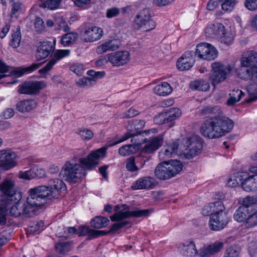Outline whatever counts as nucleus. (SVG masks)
Listing matches in <instances>:
<instances>
[{
	"label": "nucleus",
	"mask_w": 257,
	"mask_h": 257,
	"mask_svg": "<svg viewBox=\"0 0 257 257\" xmlns=\"http://www.w3.org/2000/svg\"><path fill=\"white\" fill-rule=\"evenodd\" d=\"M185 150L183 153V157L190 159L200 153L202 149V139L197 135H192L184 141Z\"/></svg>",
	"instance_id": "obj_7"
},
{
	"label": "nucleus",
	"mask_w": 257,
	"mask_h": 257,
	"mask_svg": "<svg viewBox=\"0 0 257 257\" xmlns=\"http://www.w3.org/2000/svg\"><path fill=\"white\" fill-rule=\"evenodd\" d=\"M195 55L200 59L211 61L217 58L218 51L213 45L207 43H202L197 45Z\"/></svg>",
	"instance_id": "obj_8"
},
{
	"label": "nucleus",
	"mask_w": 257,
	"mask_h": 257,
	"mask_svg": "<svg viewBox=\"0 0 257 257\" xmlns=\"http://www.w3.org/2000/svg\"><path fill=\"white\" fill-rule=\"evenodd\" d=\"M150 211L148 209L139 210L136 209L133 211H119L110 217L112 221H118L130 217H141L148 216Z\"/></svg>",
	"instance_id": "obj_11"
},
{
	"label": "nucleus",
	"mask_w": 257,
	"mask_h": 257,
	"mask_svg": "<svg viewBox=\"0 0 257 257\" xmlns=\"http://www.w3.org/2000/svg\"><path fill=\"white\" fill-rule=\"evenodd\" d=\"M257 202V197L247 196L242 201V205L247 208L249 211H253V208Z\"/></svg>",
	"instance_id": "obj_44"
},
{
	"label": "nucleus",
	"mask_w": 257,
	"mask_h": 257,
	"mask_svg": "<svg viewBox=\"0 0 257 257\" xmlns=\"http://www.w3.org/2000/svg\"><path fill=\"white\" fill-rule=\"evenodd\" d=\"M44 222L42 220H41L30 226V230L35 234H39L44 229Z\"/></svg>",
	"instance_id": "obj_59"
},
{
	"label": "nucleus",
	"mask_w": 257,
	"mask_h": 257,
	"mask_svg": "<svg viewBox=\"0 0 257 257\" xmlns=\"http://www.w3.org/2000/svg\"><path fill=\"white\" fill-rule=\"evenodd\" d=\"M106 149L102 148L90 153L87 158L79 159V164L66 163L62 169L60 175L70 182H76L86 175L85 170H93L99 164V159L105 156Z\"/></svg>",
	"instance_id": "obj_3"
},
{
	"label": "nucleus",
	"mask_w": 257,
	"mask_h": 257,
	"mask_svg": "<svg viewBox=\"0 0 257 257\" xmlns=\"http://www.w3.org/2000/svg\"><path fill=\"white\" fill-rule=\"evenodd\" d=\"M21 200V199H14L13 201L15 202V204L10 208V214L15 217L22 216L25 218L33 217L31 213H29V210L25 203V201ZM10 202H13V201H10Z\"/></svg>",
	"instance_id": "obj_12"
},
{
	"label": "nucleus",
	"mask_w": 257,
	"mask_h": 257,
	"mask_svg": "<svg viewBox=\"0 0 257 257\" xmlns=\"http://www.w3.org/2000/svg\"><path fill=\"white\" fill-rule=\"evenodd\" d=\"M61 0H46L40 5L42 8H47L51 10L58 9L61 4Z\"/></svg>",
	"instance_id": "obj_43"
},
{
	"label": "nucleus",
	"mask_w": 257,
	"mask_h": 257,
	"mask_svg": "<svg viewBox=\"0 0 257 257\" xmlns=\"http://www.w3.org/2000/svg\"><path fill=\"white\" fill-rule=\"evenodd\" d=\"M128 224V221H120L117 223H114L111 227L109 232H114L120 228L126 226ZM107 233L108 232H107Z\"/></svg>",
	"instance_id": "obj_62"
},
{
	"label": "nucleus",
	"mask_w": 257,
	"mask_h": 257,
	"mask_svg": "<svg viewBox=\"0 0 257 257\" xmlns=\"http://www.w3.org/2000/svg\"><path fill=\"white\" fill-rule=\"evenodd\" d=\"M218 38L220 42L227 45H230L234 39V35L231 31H226L224 26L221 23L218 24Z\"/></svg>",
	"instance_id": "obj_25"
},
{
	"label": "nucleus",
	"mask_w": 257,
	"mask_h": 257,
	"mask_svg": "<svg viewBox=\"0 0 257 257\" xmlns=\"http://www.w3.org/2000/svg\"><path fill=\"white\" fill-rule=\"evenodd\" d=\"M182 163L177 160L165 161L159 164L155 169V174L160 180H167L175 176L182 169Z\"/></svg>",
	"instance_id": "obj_4"
},
{
	"label": "nucleus",
	"mask_w": 257,
	"mask_h": 257,
	"mask_svg": "<svg viewBox=\"0 0 257 257\" xmlns=\"http://www.w3.org/2000/svg\"><path fill=\"white\" fill-rule=\"evenodd\" d=\"M78 134L84 140H89L93 138L94 135L92 131L88 128H80L79 130Z\"/></svg>",
	"instance_id": "obj_53"
},
{
	"label": "nucleus",
	"mask_w": 257,
	"mask_h": 257,
	"mask_svg": "<svg viewBox=\"0 0 257 257\" xmlns=\"http://www.w3.org/2000/svg\"><path fill=\"white\" fill-rule=\"evenodd\" d=\"M255 63H257V53L255 51L250 50L243 53L240 60L242 67H249Z\"/></svg>",
	"instance_id": "obj_26"
},
{
	"label": "nucleus",
	"mask_w": 257,
	"mask_h": 257,
	"mask_svg": "<svg viewBox=\"0 0 257 257\" xmlns=\"http://www.w3.org/2000/svg\"><path fill=\"white\" fill-rule=\"evenodd\" d=\"M179 145L176 142L169 143L164 147V150H162L159 153V157L160 159L166 160L170 158L174 157L177 155Z\"/></svg>",
	"instance_id": "obj_23"
},
{
	"label": "nucleus",
	"mask_w": 257,
	"mask_h": 257,
	"mask_svg": "<svg viewBox=\"0 0 257 257\" xmlns=\"http://www.w3.org/2000/svg\"><path fill=\"white\" fill-rule=\"evenodd\" d=\"M229 95L230 97L227 100L226 104L228 106H232L240 100L244 95V93L239 89H234L229 93Z\"/></svg>",
	"instance_id": "obj_36"
},
{
	"label": "nucleus",
	"mask_w": 257,
	"mask_h": 257,
	"mask_svg": "<svg viewBox=\"0 0 257 257\" xmlns=\"http://www.w3.org/2000/svg\"><path fill=\"white\" fill-rule=\"evenodd\" d=\"M109 220L105 217L101 216H95L90 221L92 227L96 228H102L107 226Z\"/></svg>",
	"instance_id": "obj_34"
},
{
	"label": "nucleus",
	"mask_w": 257,
	"mask_h": 257,
	"mask_svg": "<svg viewBox=\"0 0 257 257\" xmlns=\"http://www.w3.org/2000/svg\"><path fill=\"white\" fill-rule=\"evenodd\" d=\"M37 103L34 99L21 100L16 104V109L21 112H29L37 107Z\"/></svg>",
	"instance_id": "obj_27"
},
{
	"label": "nucleus",
	"mask_w": 257,
	"mask_h": 257,
	"mask_svg": "<svg viewBox=\"0 0 257 257\" xmlns=\"http://www.w3.org/2000/svg\"><path fill=\"white\" fill-rule=\"evenodd\" d=\"M211 208L213 213L219 214L225 211V207L221 201L219 200L216 202L210 203Z\"/></svg>",
	"instance_id": "obj_47"
},
{
	"label": "nucleus",
	"mask_w": 257,
	"mask_h": 257,
	"mask_svg": "<svg viewBox=\"0 0 257 257\" xmlns=\"http://www.w3.org/2000/svg\"><path fill=\"white\" fill-rule=\"evenodd\" d=\"M190 87L192 90L206 91L209 89V83L204 80H196L191 81Z\"/></svg>",
	"instance_id": "obj_33"
},
{
	"label": "nucleus",
	"mask_w": 257,
	"mask_h": 257,
	"mask_svg": "<svg viewBox=\"0 0 257 257\" xmlns=\"http://www.w3.org/2000/svg\"><path fill=\"white\" fill-rule=\"evenodd\" d=\"M218 24L216 26L213 25L208 27L205 29V34L208 37H213L216 36L218 37Z\"/></svg>",
	"instance_id": "obj_58"
},
{
	"label": "nucleus",
	"mask_w": 257,
	"mask_h": 257,
	"mask_svg": "<svg viewBox=\"0 0 257 257\" xmlns=\"http://www.w3.org/2000/svg\"><path fill=\"white\" fill-rule=\"evenodd\" d=\"M248 252L250 257H257V243L253 242L248 247Z\"/></svg>",
	"instance_id": "obj_64"
},
{
	"label": "nucleus",
	"mask_w": 257,
	"mask_h": 257,
	"mask_svg": "<svg viewBox=\"0 0 257 257\" xmlns=\"http://www.w3.org/2000/svg\"><path fill=\"white\" fill-rule=\"evenodd\" d=\"M155 179L150 176L141 177L134 182L132 186L134 190L151 189L155 185Z\"/></svg>",
	"instance_id": "obj_19"
},
{
	"label": "nucleus",
	"mask_w": 257,
	"mask_h": 257,
	"mask_svg": "<svg viewBox=\"0 0 257 257\" xmlns=\"http://www.w3.org/2000/svg\"><path fill=\"white\" fill-rule=\"evenodd\" d=\"M120 13V10L117 7H111L106 11V17L111 19L117 17Z\"/></svg>",
	"instance_id": "obj_57"
},
{
	"label": "nucleus",
	"mask_w": 257,
	"mask_h": 257,
	"mask_svg": "<svg viewBox=\"0 0 257 257\" xmlns=\"http://www.w3.org/2000/svg\"><path fill=\"white\" fill-rule=\"evenodd\" d=\"M223 247V243L219 242L207 247L202 248L199 250L198 253L201 257L208 256L219 251Z\"/></svg>",
	"instance_id": "obj_28"
},
{
	"label": "nucleus",
	"mask_w": 257,
	"mask_h": 257,
	"mask_svg": "<svg viewBox=\"0 0 257 257\" xmlns=\"http://www.w3.org/2000/svg\"><path fill=\"white\" fill-rule=\"evenodd\" d=\"M84 67L82 64H75L71 66L70 70L78 76L82 75L84 71Z\"/></svg>",
	"instance_id": "obj_60"
},
{
	"label": "nucleus",
	"mask_w": 257,
	"mask_h": 257,
	"mask_svg": "<svg viewBox=\"0 0 257 257\" xmlns=\"http://www.w3.org/2000/svg\"><path fill=\"white\" fill-rule=\"evenodd\" d=\"M145 154H143L142 151H141L140 155L137 156L135 158L136 163L140 164L138 166L139 169L142 168L145 166L146 163L149 161L151 158L150 156H145Z\"/></svg>",
	"instance_id": "obj_52"
},
{
	"label": "nucleus",
	"mask_w": 257,
	"mask_h": 257,
	"mask_svg": "<svg viewBox=\"0 0 257 257\" xmlns=\"http://www.w3.org/2000/svg\"><path fill=\"white\" fill-rule=\"evenodd\" d=\"M193 54V52L187 51L178 59L177 62L178 69L181 71L188 70L193 66L195 62Z\"/></svg>",
	"instance_id": "obj_17"
},
{
	"label": "nucleus",
	"mask_w": 257,
	"mask_h": 257,
	"mask_svg": "<svg viewBox=\"0 0 257 257\" xmlns=\"http://www.w3.org/2000/svg\"><path fill=\"white\" fill-rule=\"evenodd\" d=\"M246 90L249 96V98L246 100L247 103L254 101L257 99V83L248 85Z\"/></svg>",
	"instance_id": "obj_40"
},
{
	"label": "nucleus",
	"mask_w": 257,
	"mask_h": 257,
	"mask_svg": "<svg viewBox=\"0 0 257 257\" xmlns=\"http://www.w3.org/2000/svg\"><path fill=\"white\" fill-rule=\"evenodd\" d=\"M142 133L139 132L137 134H135L133 135L130 138H131V142L134 145H141L143 143L147 142V138H143V136L142 135Z\"/></svg>",
	"instance_id": "obj_48"
},
{
	"label": "nucleus",
	"mask_w": 257,
	"mask_h": 257,
	"mask_svg": "<svg viewBox=\"0 0 257 257\" xmlns=\"http://www.w3.org/2000/svg\"><path fill=\"white\" fill-rule=\"evenodd\" d=\"M182 253L184 255L192 256L198 253L193 241H186L182 245L181 249Z\"/></svg>",
	"instance_id": "obj_32"
},
{
	"label": "nucleus",
	"mask_w": 257,
	"mask_h": 257,
	"mask_svg": "<svg viewBox=\"0 0 257 257\" xmlns=\"http://www.w3.org/2000/svg\"><path fill=\"white\" fill-rule=\"evenodd\" d=\"M246 228H251L257 225V211H251L244 223Z\"/></svg>",
	"instance_id": "obj_41"
},
{
	"label": "nucleus",
	"mask_w": 257,
	"mask_h": 257,
	"mask_svg": "<svg viewBox=\"0 0 257 257\" xmlns=\"http://www.w3.org/2000/svg\"><path fill=\"white\" fill-rule=\"evenodd\" d=\"M136 159L134 157L128 158L126 161V169L127 171L134 172L139 170L138 166L136 164Z\"/></svg>",
	"instance_id": "obj_50"
},
{
	"label": "nucleus",
	"mask_w": 257,
	"mask_h": 257,
	"mask_svg": "<svg viewBox=\"0 0 257 257\" xmlns=\"http://www.w3.org/2000/svg\"><path fill=\"white\" fill-rule=\"evenodd\" d=\"M126 130L127 132L122 136V138L119 140V141H117L116 142H114L113 143H110L109 144V146H112L113 145H115L116 144H118L120 143H121L129 138L131 137L133 135L135 134H137L139 132V131H137L136 126L135 125V123L134 121H130L127 125Z\"/></svg>",
	"instance_id": "obj_29"
},
{
	"label": "nucleus",
	"mask_w": 257,
	"mask_h": 257,
	"mask_svg": "<svg viewBox=\"0 0 257 257\" xmlns=\"http://www.w3.org/2000/svg\"><path fill=\"white\" fill-rule=\"evenodd\" d=\"M149 140H147V144L141 151L143 154H151L158 150L163 144V138L162 136L149 137Z\"/></svg>",
	"instance_id": "obj_16"
},
{
	"label": "nucleus",
	"mask_w": 257,
	"mask_h": 257,
	"mask_svg": "<svg viewBox=\"0 0 257 257\" xmlns=\"http://www.w3.org/2000/svg\"><path fill=\"white\" fill-rule=\"evenodd\" d=\"M181 115V111L178 108H170L166 111L162 112L154 118V122L158 124H162L172 121Z\"/></svg>",
	"instance_id": "obj_13"
},
{
	"label": "nucleus",
	"mask_w": 257,
	"mask_h": 257,
	"mask_svg": "<svg viewBox=\"0 0 257 257\" xmlns=\"http://www.w3.org/2000/svg\"><path fill=\"white\" fill-rule=\"evenodd\" d=\"M40 64L34 63L30 66L15 71L14 74L17 77H20L25 73H29L33 72L34 71L37 69L40 66Z\"/></svg>",
	"instance_id": "obj_42"
},
{
	"label": "nucleus",
	"mask_w": 257,
	"mask_h": 257,
	"mask_svg": "<svg viewBox=\"0 0 257 257\" xmlns=\"http://www.w3.org/2000/svg\"><path fill=\"white\" fill-rule=\"evenodd\" d=\"M17 155L10 150L0 151V168L5 170H9L17 165Z\"/></svg>",
	"instance_id": "obj_10"
},
{
	"label": "nucleus",
	"mask_w": 257,
	"mask_h": 257,
	"mask_svg": "<svg viewBox=\"0 0 257 257\" xmlns=\"http://www.w3.org/2000/svg\"><path fill=\"white\" fill-rule=\"evenodd\" d=\"M45 86V84L42 81H27L19 85L18 92L20 94H33L38 92Z\"/></svg>",
	"instance_id": "obj_14"
},
{
	"label": "nucleus",
	"mask_w": 257,
	"mask_h": 257,
	"mask_svg": "<svg viewBox=\"0 0 257 257\" xmlns=\"http://www.w3.org/2000/svg\"><path fill=\"white\" fill-rule=\"evenodd\" d=\"M135 26L137 29L142 32H149L156 27V22L152 18L149 9H144L136 16Z\"/></svg>",
	"instance_id": "obj_5"
},
{
	"label": "nucleus",
	"mask_w": 257,
	"mask_h": 257,
	"mask_svg": "<svg viewBox=\"0 0 257 257\" xmlns=\"http://www.w3.org/2000/svg\"><path fill=\"white\" fill-rule=\"evenodd\" d=\"M136 151L134 145L130 144L122 146L119 149L118 153L122 156H126L133 154Z\"/></svg>",
	"instance_id": "obj_46"
},
{
	"label": "nucleus",
	"mask_w": 257,
	"mask_h": 257,
	"mask_svg": "<svg viewBox=\"0 0 257 257\" xmlns=\"http://www.w3.org/2000/svg\"><path fill=\"white\" fill-rule=\"evenodd\" d=\"M34 26L36 31L39 33H42L46 31L44 22L40 17H37L35 18Z\"/></svg>",
	"instance_id": "obj_51"
},
{
	"label": "nucleus",
	"mask_w": 257,
	"mask_h": 257,
	"mask_svg": "<svg viewBox=\"0 0 257 257\" xmlns=\"http://www.w3.org/2000/svg\"><path fill=\"white\" fill-rule=\"evenodd\" d=\"M8 205L0 204V225L3 226L6 224V213L8 210Z\"/></svg>",
	"instance_id": "obj_55"
},
{
	"label": "nucleus",
	"mask_w": 257,
	"mask_h": 257,
	"mask_svg": "<svg viewBox=\"0 0 257 257\" xmlns=\"http://www.w3.org/2000/svg\"><path fill=\"white\" fill-rule=\"evenodd\" d=\"M89 232L87 234V239L91 240L94 238H98L99 236L106 235L107 232L104 230H96L92 229H89Z\"/></svg>",
	"instance_id": "obj_54"
},
{
	"label": "nucleus",
	"mask_w": 257,
	"mask_h": 257,
	"mask_svg": "<svg viewBox=\"0 0 257 257\" xmlns=\"http://www.w3.org/2000/svg\"><path fill=\"white\" fill-rule=\"evenodd\" d=\"M52 43L50 41H45L41 43L37 51L36 57L38 60L46 58L53 51Z\"/></svg>",
	"instance_id": "obj_24"
},
{
	"label": "nucleus",
	"mask_w": 257,
	"mask_h": 257,
	"mask_svg": "<svg viewBox=\"0 0 257 257\" xmlns=\"http://www.w3.org/2000/svg\"><path fill=\"white\" fill-rule=\"evenodd\" d=\"M242 177L239 175L238 173H237L236 175L231 176L230 178L228 179L227 185L229 187H235L237 186L239 183L241 184V182H242Z\"/></svg>",
	"instance_id": "obj_49"
},
{
	"label": "nucleus",
	"mask_w": 257,
	"mask_h": 257,
	"mask_svg": "<svg viewBox=\"0 0 257 257\" xmlns=\"http://www.w3.org/2000/svg\"><path fill=\"white\" fill-rule=\"evenodd\" d=\"M66 186L60 179H55L49 181V186H39L29 190L28 196L25 201L32 216L39 213V210L45 205L48 200L58 199L62 190H65Z\"/></svg>",
	"instance_id": "obj_2"
},
{
	"label": "nucleus",
	"mask_w": 257,
	"mask_h": 257,
	"mask_svg": "<svg viewBox=\"0 0 257 257\" xmlns=\"http://www.w3.org/2000/svg\"><path fill=\"white\" fill-rule=\"evenodd\" d=\"M252 175L243 179L241 182V186L245 191H254L257 190L256 185L254 184Z\"/></svg>",
	"instance_id": "obj_37"
},
{
	"label": "nucleus",
	"mask_w": 257,
	"mask_h": 257,
	"mask_svg": "<svg viewBox=\"0 0 257 257\" xmlns=\"http://www.w3.org/2000/svg\"><path fill=\"white\" fill-rule=\"evenodd\" d=\"M249 213L250 211L246 207L239 206L234 213V219L238 222L245 223Z\"/></svg>",
	"instance_id": "obj_31"
},
{
	"label": "nucleus",
	"mask_w": 257,
	"mask_h": 257,
	"mask_svg": "<svg viewBox=\"0 0 257 257\" xmlns=\"http://www.w3.org/2000/svg\"><path fill=\"white\" fill-rule=\"evenodd\" d=\"M229 221L228 213L221 212L219 214H212L210 217L208 225L211 230L218 231L223 229Z\"/></svg>",
	"instance_id": "obj_9"
},
{
	"label": "nucleus",
	"mask_w": 257,
	"mask_h": 257,
	"mask_svg": "<svg viewBox=\"0 0 257 257\" xmlns=\"http://www.w3.org/2000/svg\"><path fill=\"white\" fill-rule=\"evenodd\" d=\"M240 248L237 245H233L227 248L223 257H239Z\"/></svg>",
	"instance_id": "obj_45"
},
{
	"label": "nucleus",
	"mask_w": 257,
	"mask_h": 257,
	"mask_svg": "<svg viewBox=\"0 0 257 257\" xmlns=\"http://www.w3.org/2000/svg\"><path fill=\"white\" fill-rule=\"evenodd\" d=\"M244 6L249 11H255L257 9V0H245Z\"/></svg>",
	"instance_id": "obj_63"
},
{
	"label": "nucleus",
	"mask_w": 257,
	"mask_h": 257,
	"mask_svg": "<svg viewBox=\"0 0 257 257\" xmlns=\"http://www.w3.org/2000/svg\"><path fill=\"white\" fill-rule=\"evenodd\" d=\"M239 75L240 78L245 80L255 81L257 80V65L248 67L245 71Z\"/></svg>",
	"instance_id": "obj_30"
},
{
	"label": "nucleus",
	"mask_w": 257,
	"mask_h": 257,
	"mask_svg": "<svg viewBox=\"0 0 257 257\" xmlns=\"http://www.w3.org/2000/svg\"><path fill=\"white\" fill-rule=\"evenodd\" d=\"M221 4L222 9L227 12H229L232 11L234 9L236 2L232 1H219Z\"/></svg>",
	"instance_id": "obj_56"
},
{
	"label": "nucleus",
	"mask_w": 257,
	"mask_h": 257,
	"mask_svg": "<svg viewBox=\"0 0 257 257\" xmlns=\"http://www.w3.org/2000/svg\"><path fill=\"white\" fill-rule=\"evenodd\" d=\"M19 177L21 178L30 180L36 177V174L35 173L34 170L30 169L25 172H21L20 173Z\"/></svg>",
	"instance_id": "obj_61"
},
{
	"label": "nucleus",
	"mask_w": 257,
	"mask_h": 257,
	"mask_svg": "<svg viewBox=\"0 0 257 257\" xmlns=\"http://www.w3.org/2000/svg\"><path fill=\"white\" fill-rule=\"evenodd\" d=\"M121 42L119 39H113L103 43L98 46L96 49V52L101 54L109 51H115L119 48Z\"/></svg>",
	"instance_id": "obj_21"
},
{
	"label": "nucleus",
	"mask_w": 257,
	"mask_h": 257,
	"mask_svg": "<svg viewBox=\"0 0 257 257\" xmlns=\"http://www.w3.org/2000/svg\"><path fill=\"white\" fill-rule=\"evenodd\" d=\"M154 92L160 96H166L172 91V88L167 82H163L157 85L154 89Z\"/></svg>",
	"instance_id": "obj_35"
},
{
	"label": "nucleus",
	"mask_w": 257,
	"mask_h": 257,
	"mask_svg": "<svg viewBox=\"0 0 257 257\" xmlns=\"http://www.w3.org/2000/svg\"><path fill=\"white\" fill-rule=\"evenodd\" d=\"M211 67L212 73L210 76V80L214 86L224 81L233 69V67L230 65H223L218 62L213 63Z\"/></svg>",
	"instance_id": "obj_6"
},
{
	"label": "nucleus",
	"mask_w": 257,
	"mask_h": 257,
	"mask_svg": "<svg viewBox=\"0 0 257 257\" xmlns=\"http://www.w3.org/2000/svg\"><path fill=\"white\" fill-rule=\"evenodd\" d=\"M70 51L69 50H58L54 54V57L52 58L44 68L40 69L39 72L40 73H45L47 72L52 68L58 60L68 56L70 54Z\"/></svg>",
	"instance_id": "obj_22"
},
{
	"label": "nucleus",
	"mask_w": 257,
	"mask_h": 257,
	"mask_svg": "<svg viewBox=\"0 0 257 257\" xmlns=\"http://www.w3.org/2000/svg\"><path fill=\"white\" fill-rule=\"evenodd\" d=\"M21 38L20 28L18 27L16 29V31H13V33L12 34L10 45L14 48H18L20 45Z\"/></svg>",
	"instance_id": "obj_39"
},
{
	"label": "nucleus",
	"mask_w": 257,
	"mask_h": 257,
	"mask_svg": "<svg viewBox=\"0 0 257 257\" xmlns=\"http://www.w3.org/2000/svg\"><path fill=\"white\" fill-rule=\"evenodd\" d=\"M103 35L101 28L97 27H92L85 30L83 37L85 42H94L101 38Z\"/></svg>",
	"instance_id": "obj_20"
},
{
	"label": "nucleus",
	"mask_w": 257,
	"mask_h": 257,
	"mask_svg": "<svg viewBox=\"0 0 257 257\" xmlns=\"http://www.w3.org/2000/svg\"><path fill=\"white\" fill-rule=\"evenodd\" d=\"M199 113L206 117L200 127L202 136L210 139L219 138L229 133L234 126L233 121L223 116L220 108L217 106H207L200 108Z\"/></svg>",
	"instance_id": "obj_1"
},
{
	"label": "nucleus",
	"mask_w": 257,
	"mask_h": 257,
	"mask_svg": "<svg viewBox=\"0 0 257 257\" xmlns=\"http://www.w3.org/2000/svg\"><path fill=\"white\" fill-rule=\"evenodd\" d=\"M87 74L92 78L83 77L79 79L76 82L77 85L83 87L92 86L98 79L102 78L105 73L104 71H95L93 70H89L87 71Z\"/></svg>",
	"instance_id": "obj_15"
},
{
	"label": "nucleus",
	"mask_w": 257,
	"mask_h": 257,
	"mask_svg": "<svg viewBox=\"0 0 257 257\" xmlns=\"http://www.w3.org/2000/svg\"><path fill=\"white\" fill-rule=\"evenodd\" d=\"M78 34L76 33H68L64 35L61 39V43L64 46H69L77 39Z\"/></svg>",
	"instance_id": "obj_38"
},
{
	"label": "nucleus",
	"mask_w": 257,
	"mask_h": 257,
	"mask_svg": "<svg viewBox=\"0 0 257 257\" xmlns=\"http://www.w3.org/2000/svg\"><path fill=\"white\" fill-rule=\"evenodd\" d=\"M130 54L126 51H119L110 54L108 61L113 65L120 66L127 63L130 60Z\"/></svg>",
	"instance_id": "obj_18"
}]
</instances>
